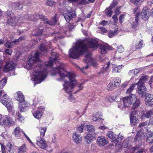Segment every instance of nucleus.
Wrapping results in <instances>:
<instances>
[{
  "mask_svg": "<svg viewBox=\"0 0 153 153\" xmlns=\"http://www.w3.org/2000/svg\"><path fill=\"white\" fill-rule=\"evenodd\" d=\"M111 9L109 8L108 9H106L105 11L106 15L108 17H111L113 13V12Z\"/></svg>",
  "mask_w": 153,
  "mask_h": 153,
  "instance_id": "nucleus-49",
  "label": "nucleus"
},
{
  "mask_svg": "<svg viewBox=\"0 0 153 153\" xmlns=\"http://www.w3.org/2000/svg\"><path fill=\"white\" fill-rule=\"evenodd\" d=\"M98 46V42L95 39L80 40L76 42L74 46L70 49L69 56L73 59H77L80 55H82L84 53H86L85 59L83 60L84 62L87 63L85 67L82 68L77 66L82 72H85V70L88 69L89 65H91L95 67L97 66L96 61L92 58L91 54L87 51V50L88 46L90 48L96 49Z\"/></svg>",
  "mask_w": 153,
  "mask_h": 153,
  "instance_id": "nucleus-2",
  "label": "nucleus"
},
{
  "mask_svg": "<svg viewBox=\"0 0 153 153\" xmlns=\"http://www.w3.org/2000/svg\"><path fill=\"white\" fill-rule=\"evenodd\" d=\"M98 28L100 29L101 30V33L102 34H103L104 33H106L107 32V30L105 28L103 27H100Z\"/></svg>",
  "mask_w": 153,
  "mask_h": 153,
  "instance_id": "nucleus-59",
  "label": "nucleus"
},
{
  "mask_svg": "<svg viewBox=\"0 0 153 153\" xmlns=\"http://www.w3.org/2000/svg\"><path fill=\"white\" fill-rule=\"evenodd\" d=\"M26 147L25 145L20 147L19 149L18 153H24L26 151Z\"/></svg>",
  "mask_w": 153,
  "mask_h": 153,
  "instance_id": "nucleus-47",
  "label": "nucleus"
},
{
  "mask_svg": "<svg viewBox=\"0 0 153 153\" xmlns=\"http://www.w3.org/2000/svg\"><path fill=\"white\" fill-rule=\"evenodd\" d=\"M2 103L6 107L9 111H11L13 105L11 103V99L9 97H7V99Z\"/></svg>",
  "mask_w": 153,
  "mask_h": 153,
  "instance_id": "nucleus-16",
  "label": "nucleus"
},
{
  "mask_svg": "<svg viewBox=\"0 0 153 153\" xmlns=\"http://www.w3.org/2000/svg\"><path fill=\"white\" fill-rule=\"evenodd\" d=\"M117 51L120 53L124 51V48L121 45H119L116 47Z\"/></svg>",
  "mask_w": 153,
  "mask_h": 153,
  "instance_id": "nucleus-48",
  "label": "nucleus"
},
{
  "mask_svg": "<svg viewBox=\"0 0 153 153\" xmlns=\"http://www.w3.org/2000/svg\"><path fill=\"white\" fill-rule=\"evenodd\" d=\"M68 99L71 102H74L75 101L76 99L74 97V96H68Z\"/></svg>",
  "mask_w": 153,
  "mask_h": 153,
  "instance_id": "nucleus-64",
  "label": "nucleus"
},
{
  "mask_svg": "<svg viewBox=\"0 0 153 153\" xmlns=\"http://www.w3.org/2000/svg\"><path fill=\"white\" fill-rule=\"evenodd\" d=\"M26 39V37L25 36H23L20 37L18 39H15L13 41L14 43H17L25 40Z\"/></svg>",
  "mask_w": 153,
  "mask_h": 153,
  "instance_id": "nucleus-46",
  "label": "nucleus"
},
{
  "mask_svg": "<svg viewBox=\"0 0 153 153\" xmlns=\"http://www.w3.org/2000/svg\"><path fill=\"white\" fill-rule=\"evenodd\" d=\"M22 131L19 127H16L14 130V134L16 137H18L20 136V132Z\"/></svg>",
  "mask_w": 153,
  "mask_h": 153,
  "instance_id": "nucleus-38",
  "label": "nucleus"
},
{
  "mask_svg": "<svg viewBox=\"0 0 153 153\" xmlns=\"http://www.w3.org/2000/svg\"><path fill=\"white\" fill-rule=\"evenodd\" d=\"M74 27V26L71 24H69L66 27V28L68 29L69 30L71 31Z\"/></svg>",
  "mask_w": 153,
  "mask_h": 153,
  "instance_id": "nucleus-61",
  "label": "nucleus"
},
{
  "mask_svg": "<svg viewBox=\"0 0 153 153\" xmlns=\"http://www.w3.org/2000/svg\"><path fill=\"white\" fill-rule=\"evenodd\" d=\"M149 16V10L146 7H143L140 14L141 18L143 20L148 19Z\"/></svg>",
  "mask_w": 153,
  "mask_h": 153,
  "instance_id": "nucleus-13",
  "label": "nucleus"
},
{
  "mask_svg": "<svg viewBox=\"0 0 153 153\" xmlns=\"http://www.w3.org/2000/svg\"><path fill=\"white\" fill-rule=\"evenodd\" d=\"M84 128L89 131V133L91 132H94V127L91 125H86L85 126Z\"/></svg>",
  "mask_w": 153,
  "mask_h": 153,
  "instance_id": "nucleus-40",
  "label": "nucleus"
},
{
  "mask_svg": "<svg viewBox=\"0 0 153 153\" xmlns=\"http://www.w3.org/2000/svg\"><path fill=\"white\" fill-rule=\"evenodd\" d=\"M56 14H55V16L51 19L50 21H47V23L49 25H55L57 22V19H56Z\"/></svg>",
  "mask_w": 153,
  "mask_h": 153,
  "instance_id": "nucleus-35",
  "label": "nucleus"
},
{
  "mask_svg": "<svg viewBox=\"0 0 153 153\" xmlns=\"http://www.w3.org/2000/svg\"><path fill=\"white\" fill-rule=\"evenodd\" d=\"M14 122L12 119L10 117L6 116L3 120V124L6 125L7 126H9L10 125L13 124Z\"/></svg>",
  "mask_w": 153,
  "mask_h": 153,
  "instance_id": "nucleus-20",
  "label": "nucleus"
},
{
  "mask_svg": "<svg viewBox=\"0 0 153 153\" xmlns=\"http://www.w3.org/2000/svg\"><path fill=\"white\" fill-rule=\"evenodd\" d=\"M83 126H81L78 127L77 128H76V130L78 131H77L78 133V132L79 133H81L83 131Z\"/></svg>",
  "mask_w": 153,
  "mask_h": 153,
  "instance_id": "nucleus-56",
  "label": "nucleus"
},
{
  "mask_svg": "<svg viewBox=\"0 0 153 153\" xmlns=\"http://www.w3.org/2000/svg\"><path fill=\"white\" fill-rule=\"evenodd\" d=\"M107 136L111 139V141L114 143L117 141L116 135L112 131H109L107 134Z\"/></svg>",
  "mask_w": 153,
  "mask_h": 153,
  "instance_id": "nucleus-23",
  "label": "nucleus"
},
{
  "mask_svg": "<svg viewBox=\"0 0 153 153\" xmlns=\"http://www.w3.org/2000/svg\"><path fill=\"white\" fill-rule=\"evenodd\" d=\"M138 115V111L136 110H134L131 111L130 114V117L137 116Z\"/></svg>",
  "mask_w": 153,
  "mask_h": 153,
  "instance_id": "nucleus-54",
  "label": "nucleus"
},
{
  "mask_svg": "<svg viewBox=\"0 0 153 153\" xmlns=\"http://www.w3.org/2000/svg\"><path fill=\"white\" fill-rule=\"evenodd\" d=\"M39 49L40 51V53L43 55H45L47 51V49L45 44L42 43L39 46Z\"/></svg>",
  "mask_w": 153,
  "mask_h": 153,
  "instance_id": "nucleus-28",
  "label": "nucleus"
},
{
  "mask_svg": "<svg viewBox=\"0 0 153 153\" xmlns=\"http://www.w3.org/2000/svg\"><path fill=\"white\" fill-rule=\"evenodd\" d=\"M135 86L136 84L135 83L132 84L130 88L126 91V94H129V96H134V95H133L131 93L134 89Z\"/></svg>",
  "mask_w": 153,
  "mask_h": 153,
  "instance_id": "nucleus-31",
  "label": "nucleus"
},
{
  "mask_svg": "<svg viewBox=\"0 0 153 153\" xmlns=\"http://www.w3.org/2000/svg\"><path fill=\"white\" fill-rule=\"evenodd\" d=\"M148 122L147 121H146L145 122H142L140 123L138 126L139 127H142L145 126L147 125L148 124Z\"/></svg>",
  "mask_w": 153,
  "mask_h": 153,
  "instance_id": "nucleus-60",
  "label": "nucleus"
},
{
  "mask_svg": "<svg viewBox=\"0 0 153 153\" xmlns=\"http://www.w3.org/2000/svg\"><path fill=\"white\" fill-rule=\"evenodd\" d=\"M53 36H54V38L56 40L58 39H60L64 37L63 36H62L61 33L59 32L54 33L53 34Z\"/></svg>",
  "mask_w": 153,
  "mask_h": 153,
  "instance_id": "nucleus-45",
  "label": "nucleus"
},
{
  "mask_svg": "<svg viewBox=\"0 0 153 153\" xmlns=\"http://www.w3.org/2000/svg\"><path fill=\"white\" fill-rule=\"evenodd\" d=\"M96 135V134L94 132H90L84 137L85 142L87 144L91 143L95 138Z\"/></svg>",
  "mask_w": 153,
  "mask_h": 153,
  "instance_id": "nucleus-10",
  "label": "nucleus"
},
{
  "mask_svg": "<svg viewBox=\"0 0 153 153\" xmlns=\"http://www.w3.org/2000/svg\"><path fill=\"white\" fill-rule=\"evenodd\" d=\"M102 119V116L99 112H95L93 114L92 120L94 121H99Z\"/></svg>",
  "mask_w": 153,
  "mask_h": 153,
  "instance_id": "nucleus-26",
  "label": "nucleus"
},
{
  "mask_svg": "<svg viewBox=\"0 0 153 153\" xmlns=\"http://www.w3.org/2000/svg\"><path fill=\"white\" fill-rule=\"evenodd\" d=\"M39 54V53L37 52L34 53L33 57L29 56L28 61L26 65L27 68L30 70L32 68L34 64L37 62H39L33 68L32 73L34 86L36 84L41 83L47 77V67H51L54 63L58 62L57 60L59 59L58 55L55 52H52V57H51L50 60L44 65L42 62L40 61Z\"/></svg>",
  "mask_w": 153,
  "mask_h": 153,
  "instance_id": "nucleus-1",
  "label": "nucleus"
},
{
  "mask_svg": "<svg viewBox=\"0 0 153 153\" xmlns=\"http://www.w3.org/2000/svg\"><path fill=\"white\" fill-rule=\"evenodd\" d=\"M42 111L41 110L36 111V112L33 114L34 117L37 119L40 118L42 115Z\"/></svg>",
  "mask_w": 153,
  "mask_h": 153,
  "instance_id": "nucleus-36",
  "label": "nucleus"
},
{
  "mask_svg": "<svg viewBox=\"0 0 153 153\" xmlns=\"http://www.w3.org/2000/svg\"><path fill=\"white\" fill-rule=\"evenodd\" d=\"M7 149L8 152L7 153H13V148L12 145L9 143L7 145Z\"/></svg>",
  "mask_w": 153,
  "mask_h": 153,
  "instance_id": "nucleus-44",
  "label": "nucleus"
},
{
  "mask_svg": "<svg viewBox=\"0 0 153 153\" xmlns=\"http://www.w3.org/2000/svg\"><path fill=\"white\" fill-rule=\"evenodd\" d=\"M72 137L74 141L76 144L80 143L82 141V137L80 135L78 134L77 131L73 133Z\"/></svg>",
  "mask_w": 153,
  "mask_h": 153,
  "instance_id": "nucleus-18",
  "label": "nucleus"
},
{
  "mask_svg": "<svg viewBox=\"0 0 153 153\" xmlns=\"http://www.w3.org/2000/svg\"><path fill=\"white\" fill-rule=\"evenodd\" d=\"M140 13L137 11L135 15L136 17H135V22H133L131 23V27L132 30L134 31L136 30V28L137 27L138 21L139 19V15Z\"/></svg>",
  "mask_w": 153,
  "mask_h": 153,
  "instance_id": "nucleus-19",
  "label": "nucleus"
},
{
  "mask_svg": "<svg viewBox=\"0 0 153 153\" xmlns=\"http://www.w3.org/2000/svg\"><path fill=\"white\" fill-rule=\"evenodd\" d=\"M40 135L43 137L45 136V133L46 131V128L45 127H40L39 128Z\"/></svg>",
  "mask_w": 153,
  "mask_h": 153,
  "instance_id": "nucleus-43",
  "label": "nucleus"
},
{
  "mask_svg": "<svg viewBox=\"0 0 153 153\" xmlns=\"http://www.w3.org/2000/svg\"><path fill=\"white\" fill-rule=\"evenodd\" d=\"M17 100L20 103L19 104V109L21 111L25 112L29 107V104L25 100L24 96H17Z\"/></svg>",
  "mask_w": 153,
  "mask_h": 153,
  "instance_id": "nucleus-6",
  "label": "nucleus"
},
{
  "mask_svg": "<svg viewBox=\"0 0 153 153\" xmlns=\"http://www.w3.org/2000/svg\"><path fill=\"white\" fill-rule=\"evenodd\" d=\"M25 16H26L28 19H30L33 21H35L38 18H39L43 21H45L46 22H47V21H47V19L46 16L42 15L36 14L34 15H32L30 16L28 15L25 16Z\"/></svg>",
  "mask_w": 153,
  "mask_h": 153,
  "instance_id": "nucleus-9",
  "label": "nucleus"
},
{
  "mask_svg": "<svg viewBox=\"0 0 153 153\" xmlns=\"http://www.w3.org/2000/svg\"><path fill=\"white\" fill-rule=\"evenodd\" d=\"M130 123L131 125L135 126L138 123V120L137 116L130 117Z\"/></svg>",
  "mask_w": 153,
  "mask_h": 153,
  "instance_id": "nucleus-32",
  "label": "nucleus"
},
{
  "mask_svg": "<svg viewBox=\"0 0 153 153\" xmlns=\"http://www.w3.org/2000/svg\"><path fill=\"white\" fill-rule=\"evenodd\" d=\"M18 120L20 121H22L24 120L23 117L21 115L19 112H18L17 114Z\"/></svg>",
  "mask_w": 153,
  "mask_h": 153,
  "instance_id": "nucleus-57",
  "label": "nucleus"
},
{
  "mask_svg": "<svg viewBox=\"0 0 153 153\" xmlns=\"http://www.w3.org/2000/svg\"><path fill=\"white\" fill-rule=\"evenodd\" d=\"M146 142L149 144H152L153 143V132L148 131Z\"/></svg>",
  "mask_w": 153,
  "mask_h": 153,
  "instance_id": "nucleus-21",
  "label": "nucleus"
},
{
  "mask_svg": "<svg viewBox=\"0 0 153 153\" xmlns=\"http://www.w3.org/2000/svg\"><path fill=\"white\" fill-rule=\"evenodd\" d=\"M15 66V65L13 62L7 63L4 67V71L7 72L9 71H12L14 68Z\"/></svg>",
  "mask_w": 153,
  "mask_h": 153,
  "instance_id": "nucleus-17",
  "label": "nucleus"
},
{
  "mask_svg": "<svg viewBox=\"0 0 153 153\" xmlns=\"http://www.w3.org/2000/svg\"><path fill=\"white\" fill-rule=\"evenodd\" d=\"M143 115L144 117L146 118H149L153 115V110H150L149 111H147L144 113Z\"/></svg>",
  "mask_w": 153,
  "mask_h": 153,
  "instance_id": "nucleus-37",
  "label": "nucleus"
},
{
  "mask_svg": "<svg viewBox=\"0 0 153 153\" xmlns=\"http://www.w3.org/2000/svg\"><path fill=\"white\" fill-rule=\"evenodd\" d=\"M123 106L128 108L131 104H133L132 109L136 108L139 106L140 101L136 96H125L123 98Z\"/></svg>",
  "mask_w": 153,
  "mask_h": 153,
  "instance_id": "nucleus-5",
  "label": "nucleus"
},
{
  "mask_svg": "<svg viewBox=\"0 0 153 153\" xmlns=\"http://www.w3.org/2000/svg\"><path fill=\"white\" fill-rule=\"evenodd\" d=\"M134 44L137 49H140L144 46L143 42L141 39H137L134 42Z\"/></svg>",
  "mask_w": 153,
  "mask_h": 153,
  "instance_id": "nucleus-24",
  "label": "nucleus"
},
{
  "mask_svg": "<svg viewBox=\"0 0 153 153\" xmlns=\"http://www.w3.org/2000/svg\"><path fill=\"white\" fill-rule=\"evenodd\" d=\"M7 78L4 77L0 81V89L2 88L5 85L7 82Z\"/></svg>",
  "mask_w": 153,
  "mask_h": 153,
  "instance_id": "nucleus-41",
  "label": "nucleus"
},
{
  "mask_svg": "<svg viewBox=\"0 0 153 153\" xmlns=\"http://www.w3.org/2000/svg\"><path fill=\"white\" fill-rule=\"evenodd\" d=\"M76 14L75 11L73 9L70 8V10H68L67 13H65L64 16L66 21L68 22L73 18L76 17Z\"/></svg>",
  "mask_w": 153,
  "mask_h": 153,
  "instance_id": "nucleus-8",
  "label": "nucleus"
},
{
  "mask_svg": "<svg viewBox=\"0 0 153 153\" xmlns=\"http://www.w3.org/2000/svg\"><path fill=\"white\" fill-rule=\"evenodd\" d=\"M99 46L101 50L100 52L102 54L106 53L108 50H112V48L107 43H104L100 44Z\"/></svg>",
  "mask_w": 153,
  "mask_h": 153,
  "instance_id": "nucleus-14",
  "label": "nucleus"
},
{
  "mask_svg": "<svg viewBox=\"0 0 153 153\" xmlns=\"http://www.w3.org/2000/svg\"><path fill=\"white\" fill-rule=\"evenodd\" d=\"M97 142L100 146H103L107 143L106 139L102 137H98L97 139Z\"/></svg>",
  "mask_w": 153,
  "mask_h": 153,
  "instance_id": "nucleus-22",
  "label": "nucleus"
},
{
  "mask_svg": "<svg viewBox=\"0 0 153 153\" xmlns=\"http://www.w3.org/2000/svg\"><path fill=\"white\" fill-rule=\"evenodd\" d=\"M129 141L128 140H125L123 143V146L126 148L125 151L126 153H129L130 152H133L135 150H137L139 148L140 146L137 145L136 146L131 147L129 144Z\"/></svg>",
  "mask_w": 153,
  "mask_h": 153,
  "instance_id": "nucleus-7",
  "label": "nucleus"
},
{
  "mask_svg": "<svg viewBox=\"0 0 153 153\" xmlns=\"http://www.w3.org/2000/svg\"><path fill=\"white\" fill-rule=\"evenodd\" d=\"M7 17V23L11 26H20L23 22H25L22 17L16 18L14 14L10 11H7L6 13Z\"/></svg>",
  "mask_w": 153,
  "mask_h": 153,
  "instance_id": "nucleus-4",
  "label": "nucleus"
},
{
  "mask_svg": "<svg viewBox=\"0 0 153 153\" xmlns=\"http://www.w3.org/2000/svg\"><path fill=\"white\" fill-rule=\"evenodd\" d=\"M116 96H106L105 100L107 102H112L116 100Z\"/></svg>",
  "mask_w": 153,
  "mask_h": 153,
  "instance_id": "nucleus-42",
  "label": "nucleus"
},
{
  "mask_svg": "<svg viewBox=\"0 0 153 153\" xmlns=\"http://www.w3.org/2000/svg\"><path fill=\"white\" fill-rule=\"evenodd\" d=\"M120 82V79L118 77H117L116 78L114 82H113V83L114 84H115V85L116 86V87H117V86H118L119 85Z\"/></svg>",
  "mask_w": 153,
  "mask_h": 153,
  "instance_id": "nucleus-50",
  "label": "nucleus"
},
{
  "mask_svg": "<svg viewBox=\"0 0 153 153\" xmlns=\"http://www.w3.org/2000/svg\"><path fill=\"white\" fill-rule=\"evenodd\" d=\"M142 137H141V135L140 136H139L138 132L137 134L135 136V138L134 139V142L137 141V140H139V139H142Z\"/></svg>",
  "mask_w": 153,
  "mask_h": 153,
  "instance_id": "nucleus-58",
  "label": "nucleus"
},
{
  "mask_svg": "<svg viewBox=\"0 0 153 153\" xmlns=\"http://www.w3.org/2000/svg\"><path fill=\"white\" fill-rule=\"evenodd\" d=\"M118 33V29L116 28L114 30H110L108 33V36L111 38L116 35Z\"/></svg>",
  "mask_w": 153,
  "mask_h": 153,
  "instance_id": "nucleus-30",
  "label": "nucleus"
},
{
  "mask_svg": "<svg viewBox=\"0 0 153 153\" xmlns=\"http://www.w3.org/2000/svg\"><path fill=\"white\" fill-rule=\"evenodd\" d=\"M110 64V63L108 62L107 64L105 65L103 67L101 68L100 73L104 74L108 72Z\"/></svg>",
  "mask_w": 153,
  "mask_h": 153,
  "instance_id": "nucleus-27",
  "label": "nucleus"
},
{
  "mask_svg": "<svg viewBox=\"0 0 153 153\" xmlns=\"http://www.w3.org/2000/svg\"><path fill=\"white\" fill-rule=\"evenodd\" d=\"M13 43H14L13 42H10L7 41L5 44V46L7 48H10L13 46Z\"/></svg>",
  "mask_w": 153,
  "mask_h": 153,
  "instance_id": "nucleus-53",
  "label": "nucleus"
},
{
  "mask_svg": "<svg viewBox=\"0 0 153 153\" xmlns=\"http://www.w3.org/2000/svg\"><path fill=\"white\" fill-rule=\"evenodd\" d=\"M115 85V84H114L113 82L111 81L108 85L107 89L108 91L112 90L116 87Z\"/></svg>",
  "mask_w": 153,
  "mask_h": 153,
  "instance_id": "nucleus-39",
  "label": "nucleus"
},
{
  "mask_svg": "<svg viewBox=\"0 0 153 153\" xmlns=\"http://www.w3.org/2000/svg\"><path fill=\"white\" fill-rule=\"evenodd\" d=\"M46 4L49 6H53L55 4V3L52 1L47 0L46 2Z\"/></svg>",
  "mask_w": 153,
  "mask_h": 153,
  "instance_id": "nucleus-52",
  "label": "nucleus"
},
{
  "mask_svg": "<svg viewBox=\"0 0 153 153\" xmlns=\"http://www.w3.org/2000/svg\"><path fill=\"white\" fill-rule=\"evenodd\" d=\"M7 97H9L8 96H0V102L2 103L7 99Z\"/></svg>",
  "mask_w": 153,
  "mask_h": 153,
  "instance_id": "nucleus-63",
  "label": "nucleus"
},
{
  "mask_svg": "<svg viewBox=\"0 0 153 153\" xmlns=\"http://www.w3.org/2000/svg\"><path fill=\"white\" fill-rule=\"evenodd\" d=\"M130 152L129 153H143V151L142 149H140V147L137 150H135V151L134 152Z\"/></svg>",
  "mask_w": 153,
  "mask_h": 153,
  "instance_id": "nucleus-62",
  "label": "nucleus"
},
{
  "mask_svg": "<svg viewBox=\"0 0 153 153\" xmlns=\"http://www.w3.org/2000/svg\"><path fill=\"white\" fill-rule=\"evenodd\" d=\"M131 1L134 5H137L140 3L143 2L142 0H131Z\"/></svg>",
  "mask_w": 153,
  "mask_h": 153,
  "instance_id": "nucleus-51",
  "label": "nucleus"
},
{
  "mask_svg": "<svg viewBox=\"0 0 153 153\" xmlns=\"http://www.w3.org/2000/svg\"><path fill=\"white\" fill-rule=\"evenodd\" d=\"M12 6L13 8L16 9H21L23 7L22 3L21 2L14 3Z\"/></svg>",
  "mask_w": 153,
  "mask_h": 153,
  "instance_id": "nucleus-34",
  "label": "nucleus"
},
{
  "mask_svg": "<svg viewBox=\"0 0 153 153\" xmlns=\"http://www.w3.org/2000/svg\"><path fill=\"white\" fill-rule=\"evenodd\" d=\"M138 93L141 96L145 95L147 92V89L143 84H140L138 87Z\"/></svg>",
  "mask_w": 153,
  "mask_h": 153,
  "instance_id": "nucleus-15",
  "label": "nucleus"
},
{
  "mask_svg": "<svg viewBox=\"0 0 153 153\" xmlns=\"http://www.w3.org/2000/svg\"><path fill=\"white\" fill-rule=\"evenodd\" d=\"M122 67L121 65L117 66L115 65H113L112 71L113 73H118L120 71Z\"/></svg>",
  "mask_w": 153,
  "mask_h": 153,
  "instance_id": "nucleus-33",
  "label": "nucleus"
},
{
  "mask_svg": "<svg viewBox=\"0 0 153 153\" xmlns=\"http://www.w3.org/2000/svg\"><path fill=\"white\" fill-rule=\"evenodd\" d=\"M148 76H141L140 78V80L138 82L136 83L135 84L136 85H139L140 84H141L144 85V82H146L147 80Z\"/></svg>",
  "mask_w": 153,
  "mask_h": 153,
  "instance_id": "nucleus-29",
  "label": "nucleus"
},
{
  "mask_svg": "<svg viewBox=\"0 0 153 153\" xmlns=\"http://www.w3.org/2000/svg\"><path fill=\"white\" fill-rule=\"evenodd\" d=\"M116 137L117 141H116V143H117L119 140H122L124 138L123 136H121V135L119 134L118 135H116Z\"/></svg>",
  "mask_w": 153,
  "mask_h": 153,
  "instance_id": "nucleus-55",
  "label": "nucleus"
},
{
  "mask_svg": "<svg viewBox=\"0 0 153 153\" xmlns=\"http://www.w3.org/2000/svg\"><path fill=\"white\" fill-rule=\"evenodd\" d=\"M65 65L59 63L55 69V71L58 72L60 76L59 80H63L65 83L63 85V88L65 91L70 93L72 92L74 88L76 87L75 84L76 83L75 79V74L71 73L68 72L64 69Z\"/></svg>",
  "mask_w": 153,
  "mask_h": 153,
  "instance_id": "nucleus-3",
  "label": "nucleus"
},
{
  "mask_svg": "<svg viewBox=\"0 0 153 153\" xmlns=\"http://www.w3.org/2000/svg\"><path fill=\"white\" fill-rule=\"evenodd\" d=\"M36 144L41 148L44 149L47 147L46 142L43 137H38L36 138Z\"/></svg>",
  "mask_w": 153,
  "mask_h": 153,
  "instance_id": "nucleus-11",
  "label": "nucleus"
},
{
  "mask_svg": "<svg viewBox=\"0 0 153 153\" xmlns=\"http://www.w3.org/2000/svg\"><path fill=\"white\" fill-rule=\"evenodd\" d=\"M36 144L41 148L44 149L47 147L46 142L43 137H38L36 138Z\"/></svg>",
  "mask_w": 153,
  "mask_h": 153,
  "instance_id": "nucleus-12",
  "label": "nucleus"
},
{
  "mask_svg": "<svg viewBox=\"0 0 153 153\" xmlns=\"http://www.w3.org/2000/svg\"><path fill=\"white\" fill-rule=\"evenodd\" d=\"M145 103L147 106H152L153 105V96H145Z\"/></svg>",
  "mask_w": 153,
  "mask_h": 153,
  "instance_id": "nucleus-25",
  "label": "nucleus"
}]
</instances>
